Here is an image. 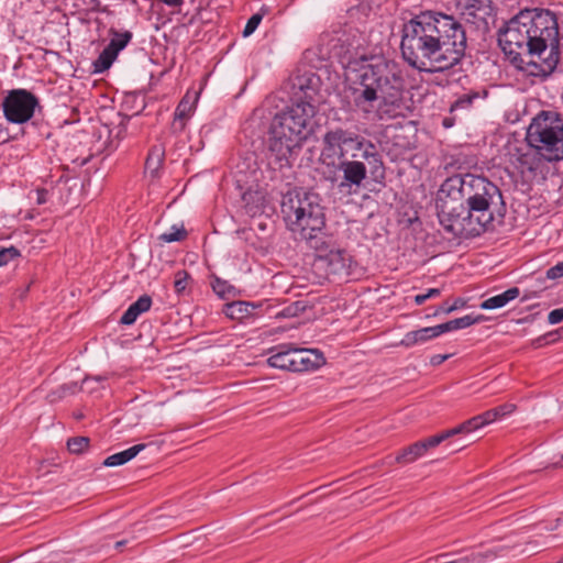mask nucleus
I'll return each mask as SVG.
<instances>
[{
    "label": "nucleus",
    "mask_w": 563,
    "mask_h": 563,
    "mask_svg": "<svg viewBox=\"0 0 563 563\" xmlns=\"http://www.w3.org/2000/svg\"><path fill=\"white\" fill-rule=\"evenodd\" d=\"M556 14L550 9L525 8L497 31L498 46L506 59L529 77L545 80L560 63Z\"/></svg>",
    "instance_id": "nucleus-1"
},
{
    "label": "nucleus",
    "mask_w": 563,
    "mask_h": 563,
    "mask_svg": "<svg viewBox=\"0 0 563 563\" xmlns=\"http://www.w3.org/2000/svg\"><path fill=\"white\" fill-rule=\"evenodd\" d=\"M467 47L466 31L452 14L424 10L411 14L401 27L404 60L420 73H443L461 64Z\"/></svg>",
    "instance_id": "nucleus-2"
},
{
    "label": "nucleus",
    "mask_w": 563,
    "mask_h": 563,
    "mask_svg": "<svg viewBox=\"0 0 563 563\" xmlns=\"http://www.w3.org/2000/svg\"><path fill=\"white\" fill-rule=\"evenodd\" d=\"M344 78L339 104L350 118L358 114L368 119L375 112V103H378V113L388 118L397 115L406 85L396 62L373 55L350 58L344 65ZM379 119H383L382 114Z\"/></svg>",
    "instance_id": "nucleus-3"
},
{
    "label": "nucleus",
    "mask_w": 563,
    "mask_h": 563,
    "mask_svg": "<svg viewBox=\"0 0 563 563\" xmlns=\"http://www.w3.org/2000/svg\"><path fill=\"white\" fill-rule=\"evenodd\" d=\"M505 211L500 189L488 178L456 174L441 185L435 200L437 216L443 230L454 238H476L494 221L495 208Z\"/></svg>",
    "instance_id": "nucleus-4"
},
{
    "label": "nucleus",
    "mask_w": 563,
    "mask_h": 563,
    "mask_svg": "<svg viewBox=\"0 0 563 563\" xmlns=\"http://www.w3.org/2000/svg\"><path fill=\"white\" fill-rule=\"evenodd\" d=\"M322 155L336 156L335 169L342 173L338 187L351 192L358 189L369 174L374 183L383 184L386 168L378 146L368 139L343 128L328 130L323 137Z\"/></svg>",
    "instance_id": "nucleus-5"
},
{
    "label": "nucleus",
    "mask_w": 563,
    "mask_h": 563,
    "mask_svg": "<svg viewBox=\"0 0 563 563\" xmlns=\"http://www.w3.org/2000/svg\"><path fill=\"white\" fill-rule=\"evenodd\" d=\"M284 220L290 231L298 233L310 249H319L320 240L328 236L325 216L314 194L294 189L283 196L280 205Z\"/></svg>",
    "instance_id": "nucleus-6"
},
{
    "label": "nucleus",
    "mask_w": 563,
    "mask_h": 563,
    "mask_svg": "<svg viewBox=\"0 0 563 563\" xmlns=\"http://www.w3.org/2000/svg\"><path fill=\"white\" fill-rule=\"evenodd\" d=\"M526 139L544 161H563V114L541 110L529 124Z\"/></svg>",
    "instance_id": "nucleus-7"
},
{
    "label": "nucleus",
    "mask_w": 563,
    "mask_h": 563,
    "mask_svg": "<svg viewBox=\"0 0 563 563\" xmlns=\"http://www.w3.org/2000/svg\"><path fill=\"white\" fill-rule=\"evenodd\" d=\"M314 114L316 107L309 101L300 100L274 117L271 133L302 142L307 137L305 130Z\"/></svg>",
    "instance_id": "nucleus-8"
},
{
    "label": "nucleus",
    "mask_w": 563,
    "mask_h": 563,
    "mask_svg": "<svg viewBox=\"0 0 563 563\" xmlns=\"http://www.w3.org/2000/svg\"><path fill=\"white\" fill-rule=\"evenodd\" d=\"M314 267L324 273L328 279H346L352 274V257L342 249L334 247L332 239L328 235L318 243Z\"/></svg>",
    "instance_id": "nucleus-9"
},
{
    "label": "nucleus",
    "mask_w": 563,
    "mask_h": 563,
    "mask_svg": "<svg viewBox=\"0 0 563 563\" xmlns=\"http://www.w3.org/2000/svg\"><path fill=\"white\" fill-rule=\"evenodd\" d=\"M2 111L8 122L23 124L30 121L40 107L38 98L26 89H12L3 98Z\"/></svg>",
    "instance_id": "nucleus-10"
},
{
    "label": "nucleus",
    "mask_w": 563,
    "mask_h": 563,
    "mask_svg": "<svg viewBox=\"0 0 563 563\" xmlns=\"http://www.w3.org/2000/svg\"><path fill=\"white\" fill-rule=\"evenodd\" d=\"M461 15L463 20L475 27L483 35L490 31V24L495 22L497 7L493 0H460Z\"/></svg>",
    "instance_id": "nucleus-11"
},
{
    "label": "nucleus",
    "mask_w": 563,
    "mask_h": 563,
    "mask_svg": "<svg viewBox=\"0 0 563 563\" xmlns=\"http://www.w3.org/2000/svg\"><path fill=\"white\" fill-rule=\"evenodd\" d=\"M301 142L289 136L271 133L268 151L266 153L267 165L273 170H280L291 166V159L300 150Z\"/></svg>",
    "instance_id": "nucleus-12"
},
{
    "label": "nucleus",
    "mask_w": 563,
    "mask_h": 563,
    "mask_svg": "<svg viewBox=\"0 0 563 563\" xmlns=\"http://www.w3.org/2000/svg\"><path fill=\"white\" fill-rule=\"evenodd\" d=\"M109 35L111 36L109 44L102 49L98 58L92 63L93 73L96 74H101L108 70L117 59L118 54L128 46L133 37L132 32H120L114 27L109 30Z\"/></svg>",
    "instance_id": "nucleus-13"
},
{
    "label": "nucleus",
    "mask_w": 563,
    "mask_h": 563,
    "mask_svg": "<svg viewBox=\"0 0 563 563\" xmlns=\"http://www.w3.org/2000/svg\"><path fill=\"white\" fill-rule=\"evenodd\" d=\"M268 301H243L236 300L224 305L223 313L232 319L243 321L247 318H258L271 309Z\"/></svg>",
    "instance_id": "nucleus-14"
},
{
    "label": "nucleus",
    "mask_w": 563,
    "mask_h": 563,
    "mask_svg": "<svg viewBox=\"0 0 563 563\" xmlns=\"http://www.w3.org/2000/svg\"><path fill=\"white\" fill-rule=\"evenodd\" d=\"M291 362L292 373H303L320 368L325 363V358L319 350L294 346Z\"/></svg>",
    "instance_id": "nucleus-15"
},
{
    "label": "nucleus",
    "mask_w": 563,
    "mask_h": 563,
    "mask_svg": "<svg viewBox=\"0 0 563 563\" xmlns=\"http://www.w3.org/2000/svg\"><path fill=\"white\" fill-rule=\"evenodd\" d=\"M196 101H191L188 97V93L179 101L174 112V121L172 124V129L174 132L180 133L186 128V122L192 114L196 108Z\"/></svg>",
    "instance_id": "nucleus-16"
},
{
    "label": "nucleus",
    "mask_w": 563,
    "mask_h": 563,
    "mask_svg": "<svg viewBox=\"0 0 563 563\" xmlns=\"http://www.w3.org/2000/svg\"><path fill=\"white\" fill-rule=\"evenodd\" d=\"M273 354L267 362L272 367L292 372V344H280L272 350Z\"/></svg>",
    "instance_id": "nucleus-17"
},
{
    "label": "nucleus",
    "mask_w": 563,
    "mask_h": 563,
    "mask_svg": "<svg viewBox=\"0 0 563 563\" xmlns=\"http://www.w3.org/2000/svg\"><path fill=\"white\" fill-rule=\"evenodd\" d=\"M153 300L148 295H142L134 301L121 316L120 323L124 325L133 324L137 317L152 307Z\"/></svg>",
    "instance_id": "nucleus-18"
},
{
    "label": "nucleus",
    "mask_w": 563,
    "mask_h": 563,
    "mask_svg": "<svg viewBox=\"0 0 563 563\" xmlns=\"http://www.w3.org/2000/svg\"><path fill=\"white\" fill-rule=\"evenodd\" d=\"M119 122L113 129L107 128L108 131V143L106 150L109 152H113L118 148L120 142L125 139L128 133V123L130 121L129 115L119 114Z\"/></svg>",
    "instance_id": "nucleus-19"
},
{
    "label": "nucleus",
    "mask_w": 563,
    "mask_h": 563,
    "mask_svg": "<svg viewBox=\"0 0 563 563\" xmlns=\"http://www.w3.org/2000/svg\"><path fill=\"white\" fill-rule=\"evenodd\" d=\"M520 295L518 287H511L501 294L489 297L481 303V308L484 310H493L505 307L508 302L515 300Z\"/></svg>",
    "instance_id": "nucleus-20"
},
{
    "label": "nucleus",
    "mask_w": 563,
    "mask_h": 563,
    "mask_svg": "<svg viewBox=\"0 0 563 563\" xmlns=\"http://www.w3.org/2000/svg\"><path fill=\"white\" fill-rule=\"evenodd\" d=\"M432 339H435L432 327H426L418 330L407 332L401 341L399 342L400 346L404 347H412L417 344L426 343Z\"/></svg>",
    "instance_id": "nucleus-21"
},
{
    "label": "nucleus",
    "mask_w": 563,
    "mask_h": 563,
    "mask_svg": "<svg viewBox=\"0 0 563 563\" xmlns=\"http://www.w3.org/2000/svg\"><path fill=\"white\" fill-rule=\"evenodd\" d=\"M145 448H146V444H144V443L135 444L124 451H121V452H118V453H114V454L108 456L103 461L102 464L107 467H114V466L123 465V464L128 463L129 461H131L132 459H134Z\"/></svg>",
    "instance_id": "nucleus-22"
},
{
    "label": "nucleus",
    "mask_w": 563,
    "mask_h": 563,
    "mask_svg": "<svg viewBox=\"0 0 563 563\" xmlns=\"http://www.w3.org/2000/svg\"><path fill=\"white\" fill-rule=\"evenodd\" d=\"M504 548L497 547L486 552L471 551L464 555L452 560L453 563H485L487 560H493L498 555H501Z\"/></svg>",
    "instance_id": "nucleus-23"
},
{
    "label": "nucleus",
    "mask_w": 563,
    "mask_h": 563,
    "mask_svg": "<svg viewBox=\"0 0 563 563\" xmlns=\"http://www.w3.org/2000/svg\"><path fill=\"white\" fill-rule=\"evenodd\" d=\"M164 147L162 145L153 146L147 154L145 161V173H148L152 177H157L158 172L164 162Z\"/></svg>",
    "instance_id": "nucleus-24"
},
{
    "label": "nucleus",
    "mask_w": 563,
    "mask_h": 563,
    "mask_svg": "<svg viewBox=\"0 0 563 563\" xmlns=\"http://www.w3.org/2000/svg\"><path fill=\"white\" fill-rule=\"evenodd\" d=\"M488 422L486 421V418H484V412L477 416L472 417L471 419L462 422L455 428L449 429L448 432L450 437L462 434V433H471L473 431H476L485 426H487Z\"/></svg>",
    "instance_id": "nucleus-25"
},
{
    "label": "nucleus",
    "mask_w": 563,
    "mask_h": 563,
    "mask_svg": "<svg viewBox=\"0 0 563 563\" xmlns=\"http://www.w3.org/2000/svg\"><path fill=\"white\" fill-rule=\"evenodd\" d=\"M422 445L418 441L397 452L395 460L399 464H410L424 456Z\"/></svg>",
    "instance_id": "nucleus-26"
},
{
    "label": "nucleus",
    "mask_w": 563,
    "mask_h": 563,
    "mask_svg": "<svg viewBox=\"0 0 563 563\" xmlns=\"http://www.w3.org/2000/svg\"><path fill=\"white\" fill-rule=\"evenodd\" d=\"M516 410V405L514 404H503L500 406H497L493 409L486 410L484 412V418H486V421L489 423L505 418L512 413Z\"/></svg>",
    "instance_id": "nucleus-27"
},
{
    "label": "nucleus",
    "mask_w": 563,
    "mask_h": 563,
    "mask_svg": "<svg viewBox=\"0 0 563 563\" xmlns=\"http://www.w3.org/2000/svg\"><path fill=\"white\" fill-rule=\"evenodd\" d=\"M89 443L88 437H74L67 440V449L73 454H81L87 451Z\"/></svg>",
    "instance_id": "nucleus-28"
},
{
    "label": "nucleus",
    "mask_w": 563,
    "mask_h": 563,
    "mask_svg": "<svg viewBox=\"0 0 563 563\" xmlns=\"http://www.w3.org/2000/svg\"><path fill=\"white\" fill-rule=\"evenodd\" d=\"M449 438H451V437H450L448 430H445L439 434L420 440V441H418V443H419V445H422V451L426 454L430 449L437 448L439 444H441L443 441H445Z\"/></svg>",
    "instance_id": "nucleus-29"
},
{
    "label": "nucleus",
    "mask_w": 563,
    "mask_h": 563,
    "mask_svg": "<svg viewBox=\"0 0 563 563\" xmlns=\"http://www.w3.org/2000/svg\"><path fill=\"white\" fill-rule=\"evenodd\" d=\"M187 236V231L184 225H173L168 232L159 235V240L166 243L179 242Z\"/></svg>",
    "instance_id": "nucleus-30"
},
{
    "label": "nucleus",
    "mask_w": 563,
    "mask_h": 563,
    "mask_svg": "<svg viewBox=\"0 0 563 563\" xmlns=\"http://www.w3.org/2000/svg\"><path fill=\"white\" fill-rule=\"evenodd\" d=\"M20 256L21 252L15 246L11 245L9 247H4L0 245V267L9 264Z\"/></svg>",
    "instance_id": "nucleus-31"
},
{
    "label": "nucleus",
    "mask_w": 563,
    "mask_h": 563,
    "mask_svg": "<svg viewBox=\"0 0 563 563\" xmlns=\"http://www.w3.org/2000/svg\"><path fill=\"white\" fill-rule=\"evenodd\" d=\"M481 319H482V317H474L472 314H466L461 318L453 319V320H451V322H452L453 330L456 331V330L468 328V327L479 322Z\"/></svg>",
    "instance_id": "nucleus-32"
},
{
    "label": "nucleus",
    "mask_w": 563,
    "mask_h": 563,
    "mask_svg": "<svg viewBox=\"0 0 563 563\" xmlns=\"http://www.w3.org/2000/svg\"><path fill=\"white\" fill-rule=\"evenodd\" d=\"M476 98H478V93L477 92L465 93V95L461 96L457 100H455L451 104L450 111L453 112L456 109L468 108L470 106H472L473 101Z\"/></svg>",
    "instance_id": "nucleus-33"
},
{
    "label": "nucleus",
    "mask_w": 563,
    "mask_h": 563,
    "mask_svg": "<svg viewBox=\"0 0 563 563\" xmlns=\"http://www.w3.org/2000/svg\"><path fill=\"white\" fill-rule=\"evenodd\" d=\"M190 275L187 271L180 269L175 274L174 288L177 294H183L187 288Z\"/></svg>",
    "instance_id": "nucleus-34"
},
{
    "label": "nucleus",
    "mask_w": 563,
    "mask_h": 563,
    "mask_svg": "<svg viewBox=\"0 0 563 563\" xmlns=\"http://www.w3.org/2000/svg\"><path fill=\"white\" fill-rule=\"evenodd\" d=\"M212 289L219 297L225 298L233 287L228 282L216 277L212 282Z\"/></svg>",
    "instance_id": "nucleus-35"
},
{
    "label": "nucleus",
    "mask_w": 563,
    "mask_h": 563,
    "mask_svg": "<svg viewBox=\"0 0 563 563\" xmlns=\"http://www.w3.org/2000/svg\"><path fill=\"white\" fill-rule=\"evenodd\" d=\"M262 20H263V14H261V13L253 14L247 20V22L244 26L243 36L247 37V36L252 35L255 32V30L257 29V26L260 25V23L262 22Z\"/></svg>",
    "instance_id": "nucleus-36"
},
{
    "label": "nucleus",
    "mask_w": 563,
    "mask_h": 563,
    "mask_svg": "<svg viewBox=\"0 0 563 563\" xmlns=\"http://www.w3.org/2000/svg\"><path fill=\"white\" fill-rule=\"evenodd\" d=\"M75 389H76V384H73V385H62L56 390H53L48 395V398H49L51 401H56L58 399H62L63 397H65L68 394H74Z\"/></svg>",
    "instance_id": "nucleus-37"
},
{
    "label": "nucleus",
    "mask_w": 563,
    "mask_h": 563,
    "mask_svg": "<svg viewBox=\"0 0 563 563\" xmlns=\"http://www.w3.org/2000/svg\"><path fill=\"white\" fill-rule=\"evenodd\" d=\"M75 389H76V384H73V385H62L56 390H53L48 395V398H49L51 401H56L58 399H62L63 397H65L68 394H74Z\"/></svg>",
    "instance_id": "nucleus-38"
},
{
    "label": "nucleus",
    "mask_w": 563,
    "mask_h": 563,
    "mask_svg": "<svg viewBox=\"0 0 563 563\" xmlns=\"http://www.w3.org/2000/svg\"><path fill=\"white\" fill-rule=\"evenodd\" d=\"M441 290L439 288H430L424 294H419L415 296L416 305L420 306L424 303L428 299L440 296Z\"/></svg>",
    "instance_id": "nucleus-39"
},
{
    "label": "nucleus",
    "mask_w": 563,
    "mask_h": 563,
    "mask_svg": "<svg viewBox=\"0 0 563 563\" xmlns=\"http://www.w3.org/2000/svg\"><path fill=\"white\" fill-rule=\"evenodd\" d=\"M299 302H295L292 305L287 306L282 311L275 313V318H290L297 314L299 308Z\"/></svg>",
    "instance_id": "nucleus-40"
},
{
    "label": "nucleus",
    "mask_w": 563,
    "mask_h": 563,
    "mask_svg": "<svg viewBox=\"0 0 563 563\" xmlns=\"http://www.w3.org/2000/svg\"><path fill=\"white\" fill-rule=\"evenodd\" d=\"M547 278L558 279L563 277V261L550 267L545 273Z\"/></svg>",
    "instance_id": "nucleus-41"
},
{
    "label": "nucleus",
    "mask_w": 563,
    "mask_h": 563,
    "mask_svg": "<svg viewBox=\"0 0 563 563\" xmlns=\"http://www.w3.org/2000/svg\"><path fill=\"white\" fill-rule=\"evenodd\" d=\"M432 328L435 338L440 336L441 334L454 331L451 320L441 324L433 325Z\"/></svg>",
    "instance_id": "nucleus-42"
},
{
    "label": "nucleus",
    "mask_w": 563,
    "mask_h": 563,
    "mask_svg": "<svg viewBox=\"0 0 563 563\" xmlns=\"http://www.w3.org/2000/svg\"><path fill=\"white\" fill-rule=\"evenodd\" d=\"M563 321V307L554 309L548 314V322L550 324H558Z\"/></svg>",
    "instance_id": "nucleus-43"
},
{
    "label": "nucleus",
    "mask_w": 563,
    "mask_h": 563,
    "mask_svg": "<svg viewBox=\"0 0 563 563\" xmlns=\"http://www.w3.org/2000/svg\"><path fill=\"white\" fill-rule=\"evenodd\" d=\"M558 341H559V338H554V339H551V340L547 341L545 336L542 334V335L531 340L530 344H531V346L533 349H540L542 346H545V345L551 344V343H555Z\"/></svg>",
    "instance_id": "nucleus-44"
},
{
    "label": "nucleus",
    "mask_w": 563,
    "mask_h": 563,
    "mask_svg": "<svg viewBox=\"0 0 563 563\" xmlns=\"http://www.w3.org/2000/svg\"><path fill=\"white\" fill-rule=\"evenodd\" d=\"M36 194V203L37 205H44L48 201L49 191L45 188H37L35 190Z\"/></svg>",
    "instance_id": "nucleus-45"
},
{
    "label": "nucleus",
    "mask_w": 563,
    "mask_h": 563,
    "mask_svg": "<svg viewBox=\"0 0 563 563\" xmlns=\"http://www.w3.org/2000/svg\"><path fill=\"white\" fill-rule=\"evenodd\" d=\"M451 355L450 354H435L433 356H431L430 358V364L432 366H439L441 365L444 361H446Z\"/></svg>",
    "instance_id": "nucleus-46"
},
{
    "label": "nucleus",
    "mask_w": 563,
    "mask_h": 563,
    "mask_svg": "<svg viewBox=\"0 0 563 563\" xmlns=\"http://www.w3.org/2000/svg\"><path fill=\"white\" fill-rule=\"evenodd\" d=\"M465 305L466 301L463 298H456L454 302L450 307H448V309H452L453 312L460 308H463Z\"/></svg>",
    "instance_id": "nucleus-47"
},
{
    "label": "nucleus",
    "mask_w": 563,
    "mask_h": 563,
    "mask_svg": "<svg viewBox=\"0 0 563 563\" xmlns=\"http://www.w3.org/2000/svg\"><path fill=\"white\" fill-rule=\"evenodd\" d=\"M91 3V10L96 12H104L106 7L101 5V2L99 0H90Z\"/></svg>",
    "instance_id": "nucleus-48"
},
{
    "label": "nucleus",
    "mask_w": 563,
    "mask_h": 563,
    "mask_svg": "<svg viewBox=\"0 0 563 563\" xmlns=\"http://www.w3.org/2000/svg\"><path fill=\"white\" fill-rule=\"evenodd\" d=\"M451 305H448V302H443L442 305H440L435 311H434V314H439V313H451L452 312V309H448V307H450Z\"/></svg>",
    "instance_id": "nucleus-49"
},
{
    "label": "nucleus",
    "mask_w": 563,
    "mask_h": 563,
    "mask_svg": "<svg viewBox=\"0 0 563 563\" xmlns=\"http://www.w3.org/2000/svg\"><path fill=\"white\" fill-rule=\"evenodd\" d=\"M545 336V340L549 341L551 339H554V338H559V340L562 338V335H560V332H558V329L556 330H552L545 334H543Z\"/></svg>",
    "instance_id": "nucleus-50"
},
{
    "label": "nucleus",
    "mask_w": 563,
    "mask_h": 563,
    "mask_svg": "<svg viewBox=\"0 0 563 563\" xmlns=\"http://www.w3.org/2000/svg\"><path fill=\"white\" fill-rule=\"evenodd\" d=\"M454 119L453 118H444L443 121H442V125L445 128V129H450L454 125Z\"/></svg>",
    "instance_id": "nucleus-51"
},
{
    "label": "nucleus",
    "mask_w": 563,
    "mask_h": 563,
    "mask_svg": "<svg viewBox=\"0 0 563 563\" xmlns=\"http://www.w3.org/2000/svg\"><path fill=\"white\" fill-rule=\"evenodd\" d=\"M125 543H126V541H125V540L118 541V542L115 543V548H117V549H121Z\"/></svg>",
    "instance_id": "nucleus-52"
},
{
    "label": "nucleus",
    "mask_w": 563,
    "mask_h": 563,
    "mask_svg": "<svg viewBox=\"0 0 563 563\" xmlns=\"http://www.w3.org/2000/svg\"><path fill=\"white\" fill-rule=\"evenodd\" d=\"M558 332H560V335H562V338H563V325L558 329Z\"/></svg>",
    "instance_id": "nucleus-53"
},
{
    "label": "nucleus",
    "mask_w": 563,
    "mask_h": 563,
    "mask_svg": "<svg viewBox=\"0 0 563 563\" xmlns=\"http://www.w3.org/2000/svg\"><path fill=\"white\" fill-rule=\"evenodd\" d=\"M562 462H563V455L561 456V461L558 462L556 465L563 466Z\"/></svg>",
    "instance_id": "nucleus-54"
},
{
    "label": "nucleus",
    "mask_w": 563,
    "mask_h": 563,
    "mask_svg": "<svg viewBox=\"0 0 563 563\" xmlns=\"http://www.w3.org/2000/svg\"><path fill=\"white\" fill-rule=\"evenodd\" d=\"M556 563H563V556Z\"/></svg>",
    "instance_id": "nucleus-55"
},
{
    "label": "nucleus",
    "mask_w": 563,
    "mask_h": 563,
    "mask_svg": "<svg viewBox=\"0 0 563 563\" xmlns=\"http://www.w3.org/2000/svg\"><path fill=\"white\" fill-rule=\"evenodd\" d=\"M429 563V562H428Z\"/></svg>",
    "instance_id": "nucleus-56"
}]
</instances>
